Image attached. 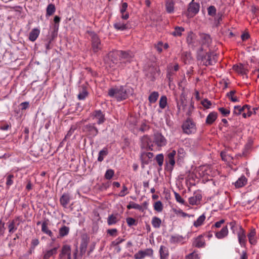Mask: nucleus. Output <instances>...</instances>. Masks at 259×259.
Listing matches in <instances>:
<instances>
[{
    "label": "nucleus",
    "instance_id": "nucleus-1",
    "mask_svg": "<svg viewBox=\"0 0 259 259\" xmlns=\"http://www.w3.org/2000/svg\"><path fill=\"white\" fill-rule=\"evenodd\" d=\"M133 90L126 85L115 87L108 91V95L111 97L115 98L117 101L126 99L129 95L132 94Z\"/></svg>",
    "mask_w": 259,
    "mask_h": 259
},
{
    "label": "nucleus",
    "instance_id": "nucleus-2",
    "mask_svg": "<svg viewBox=\"0 0 259 259\" xmlns=\"http://www.w3.org/2000/svg\"><path fill=\"white\" fill-rule=\"evenodd\" d=\"M119 56L120 58V64L118 66L120 69L123 68L126 62H130L134 57L133 54L131 52H124L122 51H116L113 54V57Z\"/></svg>",
    "mask_w": 259,
    "mask_h": 259
},
{
    "label": "nucleus",
    "instance_id": "nucleus-3",
    "mask_svg": "<svg viewBox=\"0 0 259 259\" xmlns=\"http://www.w3.org/2000/svg\"><path fill=\"white\" fill-rule=\"evenodd\" d=\"M199 4L192 0L189 5L187 11L185 14L187 17H193L199 12Z\"/></svg>",
    "mask_w": 259,
    "mask_h": 259
},
{
    "label": "nucleus",
    "instance_id": "nucleus-4",
    "mask_svg": "<svg viewBox=\"0 0 259 259\" xmlns=\"http://www.w3.org/2000/svg\"><path fill=\"white\" fill-rule=\"evenodd\" d=\"M183 132L187 134H193L196 132L195 123L190 119H187L183 124Z\"/></svg>",
    "mask_w": 259,
    "mask_h": 259
},
{
    "label": "nucleus",
    "instance_id": "nucleus-5",
    "mask_svg": "<svg viewBox=\"0 0 259 259\" xmlns=\"http://www.w3.org/2000/svg\"><path fill=\"white\" fill-rule=\"evenodd\" d=\"M202 60L205 66L213 65L217 61V55L213 52L207 53L202 58Z\"/></svg>",
    "mask_w": 259,
    "mask_h": 259
},
{
    "label": "nucleus",
    "instance_id": "nucleus-6",
    "mask_svg": "<svg viewBox=\"0 0 259 259\" xmlns=\"http://www.w3.org/2000/svg\"><path fill=\"white\" fill-rule=\"evenodd\" d=\"M141 147L142 149H145L147 150H153V142L149 136L147 135L144 136L141 138Z\"/></svg>",
    "mask_w": 259,
    "mask_h": 259
},
{
    "label": "nucleus",
    "instance_id": "nucleus-7",
    "mask_svg": "<svg viewBox=\"0 0 259 259\" xmlns=\"http://www.w3.org/2000/svg\"><path fill=\"white\" fill-rule=\"evenodd\" d=\"M153 250L152 248H146L145 250H140L134 254L135 259H143L146 256L152 257Z\"/></svg>",
    "mask_w": 259,
    "mask_h": 259
},
{
    "label": "nucleus",
    "instance_id": "nucleus-8",
    "mask_svg": "<svg viewBox=\"0 0 259 259\" xmlns=\"http://www.w3.org/2000/svg\"><path fill=\"white\" fill-rule=\"evenodd\" d=\"M92 48L94 53H97L101 49L100 40L96 34H93L92 35Z\"/></svg>",
    "mask_w": 259,
    "mask_h": 259
},
{
    "label": "nucleus",
    "instance_id": "nucleus-9",
    "mask_svg": "<svg viewBox=\"0 0 259 259\" xmlns=\"http://www.w3.org/2000/svg\"><path fill=\"white\" fill-rule=\"evenodd\" d=\"M59 259H71V247L69 245H64L59 254Z\"/></svg>",
    "mask_w": 259,
    "mask_h": 259
},
{
    "label": "nucleus",
    "instance_id": "nucleus-10",
    "mask_svg": "<svg viewBox=\"0 0 259 259\" xmlns=\"http://www.w3.org/2000/svg\"><path fill=\"white\" fill-rule=\"evenodd\" d=\"M153 157V154L150 152H146L143 149L142 150L140 154V159L143 164H148Z\"/></svg>",
    "mask_w": 259,
    "mask_h": 259
},
{
    "label": "nucleus",
    "instance_id": "nucleus-11",
    "mask_svg": "<svg viewBox=\"0 0 259 259\" xmlns=\"http://www.w3.org/2000/svg\"><path fill=\"white\" fill-rule=\"evenodd\" d=\"M153 142L158 147H163L166 145L167 141L161 134L157 133L154 135Z\"/></svg>",
    "mask_w": 259,
    "mask_h": 259
},
{
    "label": "nucleus",
    "instance_id": "nucleus-12",
    "mask_svg": "<svg viewBox=\"0 0 259 259\" xmlns=\"http://www.w3.org/2000/svg\"><path fill=\"white\" fill-rule=\"evenodd\" d=\"M20 222V217H17L8 223V229L10 234L15 232L18 228Z\"/></svg>",
    "mask_w": 259,
    "mask_h": 259
},
{
    "label": "nucleus",
    "instance_id": "nucleus-13",
    "mask_svg": "<svg viewBox=\"0 0 259 259\" xmlns=\"http://www.w3.org/2000/svg\"><path fill=\"white\" fill-rule=\"evenodd\" d=\"M92 117L94 119L97 120L98 124H101L105 121V114L100 110H96L93 112Z\"/></svg>",
    "mask_w": 259,
    "mask_h": 259
},
{
    "label": "nucleus",
    "instance_id": "nucleus-14",
    "mask_svg": "<svg viewBox=\"0 0 259 259\" xmlns=\"http://www.w3.org/2000/svg\"><path fill=\"white\" fill-rule=\"evenodd\" d=\"M238 241L241 246H245L247 241L245 230L242 227H239V231L237 232Z\"/></svg>",
    "mask_w": 259,
    "mask_h": 259
},
{
    "label": "nucleus",
    "instance_id": "nucleus-15",
    "mask_svg": "<svg viewBox=\"0 0 259 259\" xmlns=\"http://www.w3.org/2000/svg\"><path fill=\"white\" fill-rule=\"evenodd\" d=\"M83 130L92 137L96 136L98 134V130L94 126V124H89L85 125L83 127Z\"/></svg>",
    "mask_w": 259,
    "mask_h": 259
},
{
    "label": "nucleus",
    "instance_id": "nucleus-16",
    "mask_svg": "<svg viewBox=\"0 0 259 259\" xmlns=\"http://www.w3.org/2000/svg\"><path fill=\"white\" fill-rule=\"evenodd\" d=\"M115 52H113L109 54V58L110 59V62H109V65L110 67L112 68L113 70H115L117 69H120V68L118 66V65L120 64V61H118V57L119 56H115L113 57V54L115 53Z\"/></svg>",
    "mask_w": 259,
    "mask_h": 259
},
{
    "label": "nucleus",
    "instance_id": "nucleus-17",
    "mask_svg": "<svg viewBox=\"0 0 259 259\" xmlns=\"http://www.w3.org/2000/svg\"><path fill=\"white\" fill-rule=\"evenodd\" d=\"M203 237L204 235L202 234L194 239L192 244L193 246L198 248L204 247L205 246V242Z\"/></svg>",
    "mask_w": 259,
    "mask_h": 259
},
{
    "label": "nucleus",
    "instance_id": "nucleus-18",
    "mask_svg": "<svg viewBox=\"0 0 259 259\" xmlns=\"http://www.w3.org/2000/svg\"><path fill=\"white\" fill-rule=\"evenodd\" d=\"M58 247H55L51 249H46L43 251V259H49L55 255L57 253Z\"/></svg>",
    "mask_w": 259,
    "mask_h": 259
},
{
    "label": "nucleus",
    "instance_id": "nucleus-19",
    "mask_svg": "<svg viewBox=\"0 0 259 259\" xmlns=\"http://www.w3.org/2000/svg\"><path fill=\"white\" fill-rule=\"evenodd\" d=\"M228 233L229 231L228 227L227 226H225L220 231L215 232V236L218 239H222L227 237Z\"/></svg>",
    "mask_w": 259,
    "mask_h": 259
},
{
    "label": "nucleus",
    "instance_id": "nucleus-20",
    "mask_svg": "<svg viewBox=\"0 0 259 259\" xmlns=\"http://www.w3.org/2000/svg\"><path fill=\"white\" fill-rule=\"evenodd\" d=\"M114 27L117 30L124 31L128 28L127 23H124L123 21L118 20L116 21L113 24Z\"/></svg>",
    "mask_w": 259,
    "mask_h": 259
},
{
    "label": "nucleus",
    "instance_id": "nucleus-21",
    "mask_svg": "<svg viewBox=\"0 0 259 259\" xmlns=\"http://www.w3.org/2000/svg\"><path fill=\"white\" fill-rule=\"evenodd\" d=\"M41 231L51 237L53 240H55V238H53L54 237L53 233L51 230L49 229L48 224L46 221L42 222L41 224Z\"/></svg>",
    "mask_w": 259,
    "mask_h": 259
},
{
    "label": "nucleus",
    "instance_id": "nucleus-22",
    "mask_svg": "<svg viewBox=\"0 0 259 259\" xmlns=\"http://www.w3.org/2000/svg\"><path fill=\"white\" fill-rule=\"evenodd\" d=\"M70 200V197L69 194L66 193L63 194L60 199V203L64 208H67Z\"/></svg>",
    "mask_w": 259,
    "mask_h": 259
},
{
    "label": "nucleus",
    "instance_id": "nucleus-23",
    "mask_svg": "<svg viewBox=\"0 0 259 259\" xmlns=\"http://www.w3.org/2000/svg\"><path fill=\"white\" fill-rule=\"evenodd\" d=\"M160 259H167L169 256L168 248L163 245H161L159 249Z\"/></svg>",
    "mask_w": 259,
    "mask_h": 259
},
{
    "label": "nucleus",
    "instance_id": "nucleus-24",
    "mask_svg": "<svg viewBox=\"0 0 259 259\" xmlns=\"http://www.w3.org/2000/svg\"><path fill=\"white\" fill-rule=\"evenodd\" d=\"M176 155V151L174 150H171L167 154V162L173 167L175 164V156Z\"/></svg>",
    "mask_w": 259,
    "mask_h": 259
},
{
    "label": "nucleus",
    "instance_id": "nucleus-25",
    "mask_svg": "<svg viewBox=\"0 0 259 259\" xmlns=\"http://www.w3.org/2000/svg\"><path fill=\"white\" fill-rule=\"evenodd\" d=\"M127 4L126 3H123L120 10L121 14V18L123 20H127L129 18V14L126 12L127 8Z\"/></svg>",
    "mask_w": 259,
    "mask_h": 259
},
{
    "label": "nucleus",
    "instance_id": "nucleus-26",
    "mask_svg": "<svg viewBox=\"0 0 259 259\" xmlns=\"http://www.w3.org/2000/svg\"><path fill=\"white\" fill-rule=\"evenodd\" d=\"M218 113L215 112H210L206 117L205 123L207 124H211L217 118Z\"/></svg>",
    "mask_w": 259,
    "mask_h": 259
},
{
    "label": "nucleus",
    "instance_id": "nucleus-27",
    "mask_svg": "<svg viewBox=\"0 0 259 259\" xmlns=\"http://www.w3.org/2000/svg\"><path fill=\"white\" fill-rule=\"evenodd\" d=\"M247 105H245L243 107L240 106H235L234 107L233 114L236 115H239L246 111V109H247Z\"/></svg>",
    "mask_w": 259,
    "mask_h": 259
},
{
    "label": "nucleus",
    "instance_id": "nucleus-28",
    "mask_svg": "<svg viewBox=\"0 0 259 259\" xmlns=\"http://www.w3.org/2000/svg\"><path fill=\"white\" fill-rule=\"evenodd\" d=\"M201 198V195L199 194H197L189 198V202L191 205H197Z\"/></svg>",
    "mask_w": 259,
    "mask_h": 259
},
{
    "label": "nucleus",
    "instance_id": "nucleus-29",
    "mask_svg": "<svg viewBox=\"0 0 259 259\" xmlns=\"http://www.w3.org/2000/svg\"><path fill=\"white\" fill-rule=\"evenodd\" d=\"M40 31L37 28L33 29L29 33V39L31 41H35L38 37Z\"/></svg>",
    "mask_w": 259,
    "mask_h": 259
},
{
    "label": "nucleus",
    "instance_id": "nucleus-30",
    "mask_svg": "<svg viewBox=\"0 0 259 259\" xmlns=\"http://www.w3.org/2000/svg\"><path fill=\"white\" fill-rule=\"evenodd\" d=\"M70 229L68 227L63 226L61 227L59 230V236L58 238H62L67 236L69 232Z\"/></svg>",
    "mask_w": 259,
    "mask_h": 259
},
{
    "label": "nucleus",
    "instance_id": "nucleus-31",
    "mask_svg": "<svg viewBox=\"0 0 259 259\" xmlns=\"http://www.w3.org/2000/svg\"><path fill=\"white\" fill-rule=\"evenodd\" d=\"M247 181V180L245 177L242 176L235 182V186L237 188L242 187L246 184Z\"/></svg>",
    "mask_w": 259,
    "mask_h": 259
},
{
    "label": "nucleus",
    "instance_id": "nucleus-32",
    "mask_svg": "<svg viewBox=\"0 0 259 259\" xmlns=\"http://www.w3.org/2000/svg\"><path fill=\"white\" fill-rule=\"evenodd\" d=\"M170 241L172 243H183L184 238L181 235L172 236L170 239Z\"/></svg>",
    "mask_w": 259,
    "mask_h": 259
},
{
    "label": "nucleus",
    "instance_id": "nucleus-33",
    "mask_svg": "<svg viewBox=\"0 0 259 259\" xmlns=\"http://www.w3.org/2000/svg\"><path fill=\"white\" fill-rule=\"evenodd\" d=\"M201 42L203 45L208 46L211 42V39L210 36L206 34H202L201 35Z\"/></svg>",
    "mask_w": 259,
    "mask_h": 259
},
{
    "label": "nucleus",
    "instance_id": "nucleus-34",
    "mask_svg": "<svg viewBox=\"0 0 259 259\" xmlns=\"http://www.w3.org/2000/svg\"><path fill=\"white\" fill-rule=\"evenodd\" d=\"M177 102V106L178 110V111L180 112L181 108H183L185 104H184V101H185V97L183 93H182L180 96V99L179 100H178L177 99H176Z\"/></svg>",
    "mask_w": 259,
    "mask_h": 259
},
{
    "label": "nucleus",
    "instance_id": "nucleus-35",
    "mask_svg": "<svg viewBox=\"0 0 259 259\" xmlns=\"http://www.w3.org/2000/svg\"><path fill=\"white\" fill-rule=\"evenodd\" d=\"M255 234H256L255 230L254 229H252L250 230V232L247 235L249 242L251 244H254L256 243V241L254 238Z\"/></svg>",
    "mask_w": 259,
    "mask_h": 259
},
{
    "label": "nucleus",
    "instance_id": "nucleus-36",
    "mask_svg": "<svg viewBox=\"0 0 259 259\" xmlns=\"http://www.w3.org/2000/svg\"><path fill=\"white\" fill-rule=\"evenodd\" d=\"M159 97V93L157 92H153L150 94L148 97V100L150 103L152 104L156 102Z\"/></svg>",
    "mask_w": 259,
    "mask_h": 259
},
{
    "label": "nucleus",
    "instance_id": "nucleus-37",
    "mask_svg": "<svg viewBox=\"0 0 259 259\" xmlns=\"http://www.w3.org/2000/svg\"><path fill=\"white\" fill-rule=\"evenodd\" d=\"M151 224L154 228H159L161 224V220L160 218L157 217H154L152 219Z\"/></svg>",
    "mask_w": 259,
    "mask_h": 259
},
{
    "label": "nucleus",
    "instance_id": "nucleus-38",
    "mask_svg": "<svg viewBox=\"0 0 259 259\" xmlns=\"http://www.w3.org/2000/svg\"><path fill=\"white\" fill-rule=\"evenodd\" d=\"M56 8L54 4H50L46 9V16H52L55 12Z\"/></svg>",
    "mask_w": 259,
    "mask_h": 259
},
{
    "label": "nucleus",
    "instance_id": "nucleus-39",
    "mask_svg": "<svg viewBox=\"0 0 259 259\" xmlns=\"http://www.w3.org/2000/svg\"><path fill=\"white\" fill-rule=\"evenodd\" d=\"M205 215H204V214H202V215H201L197 219L196 221H195L193 223V225L194 227H199L200 226H201L205 220Z\"/></svg>",
    "mask_w": 259,
    "mask_h": 259
},
{
    "label": "nucleus",
    "instance_id": "nucleus-40",
    "mask_svg": "<svg viewBox=\"0 0 259 259\" xmlns=\"http://www.w3.org/2000/svg\"><path fill=\"white\" fill-rule=\"evenodd\" d=\"M88 245V240L87 239H83L80 245V250L81 254H83L85 253Z\"/></svg>",
    "mask_w": 259,
    "mask_h": 259
},
{
    "label": "nucleus",
    "instance_id": "nucleus-41",
    "mask_svg": "<svg viewBox=\"0 0 259 259\" xmlns=\"http://www.w3.org/2000/svg\"><path fill=\"white\" fill-rule=\"evenodd\" d=\"M159 107L162 109H164L166 107L167 105V99L165 96L163 95L160 97L159 101Z\"/></svg>",
    "mask_w": 259,
    "mask_h": 259
},
{
    "label": "nucleus",
    "instance_id": "nucleus-42",
    "mask_svg": "<svg viewBox=\"0 0 259 259\" xmlns=\"http://www.w3.org/2000/svg\"><path fill=\"white\" fill-rule=\"evenodd\" d=\"M88 96V92L85 88H82L78 95V99L80 100H83Z\"/></svg>",
    "mask_w": 259,
    "mask_h": 259
},
{
    "label": "nucleus",
    "instance_id": "nucleus-43",
    "mask_svg": "<svg viewBox=\"0 0 259 259\" xmlns=\"http://www.w3.org/2000/svg\"><path fill=\"white\" fill-rule=\"evenodd\" d=\"M233 69L235 71L241 74H244L245 73V69L242 64L235 65L233 67Z\"/></svg>",
    "mask_w": 259,
    "mask_h": 259
},
{
    "label": "nucleus",
    "instance_id": "nucleus-44",
    "mask_svg": "<svg viewBox=\"0 0 259 259\" xmlns=\"http://www.w3.org/2000/svg\"><path fill=\"white\" fill-rule=\"evenodd\" d=\"M117 215L111 214L109 216L107 220V223L109 225H112L116 224L118 219L117 218Z\"/></svg>",
    "mask_w": 259,
    "mask_h": 259
},
{
    "label": "nucleus",
    "instance_id": "nucleus-45",
    "mask_svg": "<svg viewBox=\"0 0 259 259\" xmlns=\"http://www.w3.org/2000/svg\"><path fill=\"white\" fill-rule=\"evenodd\" d=\"M127 208L128 209L134 208L139 210H142V207L140 205L132 201L130 202L127 205Z\"/></svg>",
    "mask_w": 259,
    "mask_h": 259
},
{
    "label": "nucleus",
    "instance_id": "nucleus-46",
    "mask_svg": "<svg viewBox=\"0 0 259 259\" xmlns=\"http://www.w3.org/2000/svg\"><path fill=\"white\" fill-rule=\"evenodd\" d=\"M184 31V28L182 27L177 26L175 28V30L171 34L175 36H180L182 32Z\"/></svg>",
    "mask_w": 259,
    "mask_h": 259
},
{
    "label": "nucleus",
    "instance_id": "nucleus-47",
    "mask_svg": "<svg viewBox=\"0 0 259 259\" xmlns=\"http://www.w3.org/2000/svg\"><path fill=\"white\" fill-rule=\"evenodd\" d=\"M179 69V66L178 64H176L172 67L171 65H169L167 68L168 75L170 76L173 74V70L177 71Z\"/></svg>",
    "mask_w": 259,
    "mask_h": 259
},
{
    "label": "nucleus",
    "instance_id": "nucleus-48",
    "mask_svg": "<svg viewBox=\"0 0 259 259\" xmlns=\"http://www.w3.org/2000/svg\"><path fill=\"white\" fill-rule=\"evenodd\" d=\"M235 91H231L227 94V96L229 99L233 102H236L238 101L237 97L235 96Z\"/></svg>",
    "mask_w": 259,
    "mask_h": 259
},
{
    "label": "nucleus",
    "instance_id": "nucleus-49",
    "mask_svg": "<svg viewBox=\"0 0 259 259\" xmlns=\"http://www.w3.org/2000/svg\"><path fill=\"white\" fill-rule=\"evenodd\" d=\"M174 4L172 1H167L166 3V9L168 13H171L174 12Z\"/></svg>",
    "mask_w": 259,
    "mask_h": 259
},
{
    "label": "nucleus",
    "instance_id": "nucleus-50",
    "mask_svg": "<svg viewBox=\"0 0 259 259\" xmlns=\"http://www.w3.org/2000/svg\"><path fill=\"white\" fill-rule=\"evenodd\" d=\"M229 225L233 233H235V232L237 231L238 232L239 231V227H242L241 226L237 225L234 222H230Z\"/></svg>",
    "mask_w": 259,
    "mask_h": 259
},
{
    "label": "nucleus",
    "instance_id": "nucleus-51",
    "mask_svg": "<svg viewBox=\"0 0 259 259\" xmlns=\"http://www.w3.org/2000/svg\"><path fill=\"white\" fill-rule=\"evenodd\" d=\"M107 155V150L104 149L101 150L99 153V156L98 158V160L99 161H102L104 159V157Z\"/></svg>",
    "mask_w": 259,
    "mask_h": 259
},
{
    "label": "nucleus",
    "instance_id": "nucleus-52",
    "mask_svg": "<svg viewBox=\"0 0 259 259\" xmlns=\"http://www.w3.org/2000/svg\"><path fill=\"white\" fill-rule=\"evenodd\" d=\"M154 208L155 210L161 212L163 209V205L161 201H158L154 203Z\"/></svg>",
    "mask_w": 259,
    "mask_h": 259
},
{
    "label": "nucleus",
    "instance_id": "nucleus-53",
    "mask_svg": "<svg viewBox=\"0 0 259 259\" xmlns=\"http://www.w3.org/2000/svg\"><path fill=\"white\" fill-rule=\"evenodd\" d=\"M199 254L195 251H194L186 256V259H199Z\"/></svg>",
    "mask_w": 259,
    "mask_h": 259
},
{
    "label": "nucleus",
    "instance_id": "nucleus-54",
    "mask_svg": "<svg viewBox=\"0 0 259 259\" xmlns=\"http://www.w3.org/2000/svg\"><path fill=\"white\" fill-rule=\"evenodd\" d=\"M164 157L163 154H159L156 156V160L158 165L161 166L163 164Z\"/></svg>",
    "mask_w": 259,
    "mask_h": 259
},
{
    "label": "nucleus",
    "instance_id": "nucleus-55",
    "mask_svg": "<svg viewBox=\"0 0 259 259\" xmlns=\"http://www.w3.org/2000/svg\"><path fill=\"white\" fill-rule=\"evenodd\" d=\"M114 174V172L113 170L111 169H108L105 173V178L107 180H110L112 178Z\"/></svg>",
    "mask_w": 259,
    "mask_h": 259
},
{
    "label": "nucleus",
    "instance_id": "nucleus-56",
    "mask_svg": "<svg viewBox=\"0 0 259 259\" xmlns=\"http://www.w3.org/2000/svg\"><path fill=\"white\" fill-rule=\"evenodd\" d=\"M14 176L13 175H9L7 177L6 185L8 187H10L13 184Z\"/></svg>",
    "mask_w": 259,
    "mask_h": 259
},
{
    "label": "nucleus",
    "instance_id": "nucleus-57",
    "mask_svg": "<svg viewBox=\"0 0 259 259\" xmlns=\"http://www.w3.org/2000/svg\"><path fill=\"white\" fill-rule=\"evenodd\" d=\"M195 38V35L192 32L188 33L187 37V41L189 44H192L194 42V39Z\"/></svg>",
    "mask_w": 259,
    "mask_h": 259
},
{
    "label": "nucleus",
    "instance_id": "nucleus-58",
    "mask_svg": "<svg viewBox=\"0 0 259 259\" xmlns=\"http://www.w3.org/2000/svg\"><path fill=\"white\" fill-rule=\"evenodd\" d=\"M218 110L224 116H227L230 113V111L229 109L224 107H220L218 109Z\"/></svg>",
    "mask_w": 259,
    "mask_h": 259
},
{
    "label": "nucleus",
    "instance_id": "nucleus-59",
    "mask_svg": "<svg viewBox=\"0 0 259 259\" xmlns=\"http://www.w3.org/2000/svg\"><path fill=\"white\" fill-rule=\"evenodd\" d=\"M174 194L175 198L178 202L183 204H185L184 200L181 197L179 194L177 192H175Z\"/></svg>",
    "mask_w": 259,
    "mask_h": 259
},
{
    "label": "nucleus",
    "instance_id": "nucleus-60",
    "mask_svg": "<svg viewBox=\"0 0 259 259\" xmlns=\"http://www.w3.org/2000/svg\"><path fill=\"white\" fill-rule=\"evenodd\" d=\"M39 243V241L37 238H33L31 242V248L34 249L35 247Z\"/></svg>",
    "mask_w": 259,
    "mask_h": 259
},
{
    "label": "nucleus",
    "instance_id": "nucleus-61",
    "mask_svg": "<svg viewBox=\"0 0 259 259\" xmlns=\"http://www.w3.org/2000/svg\"><path fill=\"white\" fill-rule=\"evenodd\" d=\"M247 109H246V111L242 113V116L244 118L250 117L252 114V112L250 110V107L247 105Z\"/></svg>",
    "mask_w": 259,
    "mask_h": 259
},
{
    "label": "nucleus",
    "instance_id": "nucleus-62",
    "mask_svg": "<svg viewBox=\"0 0 259 259\" xmlns=\"http://www.w3.org/2000/svg\"><path fill=\"white\" fill-rule=\"evenodd\" d=\"M202 105L206 108H209L211 105V103L207 99H204L201 101Z\"/></svg>",
    "mask_w": 259,
    "mask_h": 259
},
{
    "label": "nucleus",
    "instance_id": "nucleus-63",
    "mask_svg": "<svg viewBox=\"0 0 259 259\" xmlns=\"http://www.w3.org/2000/svg\"><path fill=\"white\" fill-rule=\"evenodd\" d=\"M128 192L127 191V188L125 186H123L122 187V190L120 191L119 194V196L120 197H124L127 194H128Z\"/></svg>",
    "mask_w": 259,
    "mask_h": 259
},
{
    "label": "nucleus",
    "instance_id": "nucleus-64",
    "mask_svg": "<svg viewBox=\"0 0 259 259\" xmlns=\"http://www.w3.org/2000/svg\"><path fill=\"white\" fill-rule=\"evenodd\" d=\"M126 223L129 226L136 225V220L132 218H127L126 220Z\"/></svg>",
    "mask_w": 259,
    "mask_h": 259
}]
</instances>
